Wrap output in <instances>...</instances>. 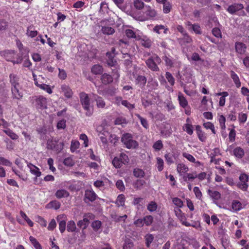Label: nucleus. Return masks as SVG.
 <instances>
[{
	"label": "nucleus",
	"instance_id": "7c9ffc66",
	"mask_svg": "<svg viewBox=\"0 0 249 249\" xmlns=\"http://www.w3.org/2000/svg\"><path fill=\"white\" fill-rule=\"evenodd\" d=\"M147 66L152 70L157 71L159 68L153 59L149 58L146 62Z\"/></svg>",
	"mask_w": 249,
	"mask_h": 249
},
{
	"label": "nucleus",
	"instance_id": "423d86ee",
	"mask_svg": "<svg viewBox=\"0 0 249 249\" xmlns=\"http://www.w3.org/2000/svg\"><path fill=\"white\" fill-rule=\"evenodd\" d=\"M22 160L21 159H17L15 160V163L18 166V167L20 168L21 171L16 170L15 169L13 168V171L18 176L19 178H21L23 180H26L28 179V175L25 173L23 172V163L22 162Z\"/></svg>",
	"mask_w": 249,
	"mask_h": 249
},
{
	"label": "nucleus",
	"instance_id": "473e14b6",
	"mask_svg": "<svg viewBox=\"0 0 249 249\" xmlns=\"http://www.w3.org/2000/svg\"><path fill=\"white\" fill-rule=\"evenodd\" d=\"M101 80L103 84H108L112 82L113 78L110 75L107 73H104L102 75Z\"/></svg>",
	"mask_w": 249,
	"mask_h": 249
},
{
	"label": "nucleus",
	"instance_id": "ddd939ff",
	"mask_svg": "<svg viewBox=\"0 0 249 249\" xmlns=\"http://www.w3.org/2000/svg\"><path fill=\"white\" fill-rule=\"evenodd\" d=\"M27 165L28 168L29 169L30 173L32 175H34L36 178L39 177L41 176V173L37 167L28 162H27Z\"/></svg>",
	"mask_w": 249,
	"mask_h": 249
},
{
	"label": "nucleus",
	"instance_id": "6ab92c4d",
	"mask_svg": "<svg viewBox=\"0 0 249 249\" xmlns=\"http://www.w3.org/2000/svg\"><path fill=\"white\" fill-rule=\"evenodd\" d=\"M182 156L186 158L189 161L196 163L197 166H200L201 165L200 161L196 160L194 157L188 153L183 152L182 153Z\"/></svg>",
	"mask_w": 249,
	"mask_h": 249
},
{
	"label": "nucleus",
	"instance_id": "4be33fe9",
	"mask_svg": "<svg viewBox=\"0 0 249 249\" xmlns=\"http://www.w3.org/2000/svg\"><path fill=\"white\" fill-rule=\"evenodd\" d=\"M26 34L28 36L33 38L37 35L38 32L35 30L33 25H30L27 27Z\"/></svg>",
	"mask_w": 249,
	"mask_h": 249
},
{
	"label": "nucleus",
	"instance_id": "39448f33",
	"mask_svg": "<svg viewBox=\"0 0 249 249\" xmlns=\"http://www.w3.org/2000/svg\"><path fill=\"white\" fill-rule=\"evenodd\" d=\"M129 161L128 157L124 153L120 154L119 157H115L112 161L113 165L116 168H121L123 164H127Z\"/></svg>",
	"mask_w": 249,
	"mask_h": 249
},
{
	"label": "nucleus",
	"instance_id": "37998d69",
	"mask_svg": "<svg viewBox=\"0 0 249 249\" xmlns=\"http://www.w3.org/2000/svg\"><path fill=\"white\" fill-rule=\"evenodd\" d=\"M107 56L108 58V59L107 60V65L110 66H114L116 63V61L113 59V57L112 56L111 53H107Z\"/></svg>",
	"mask_w": 249,
	"mask_h": 249
},
{
	"label": "nucleus",
	"instance_id": "052dcab7",
	"mask_svg": "<svg viewBox=\"0 0 249 249\" xmlns=\"http://www.w3.org/2000/svg\"><path fill=\"white\" fill-rule=\"evenodd\" d=\"M153 147L156 151H159L163 147V144L161 141L159 140L156 142L154 143Z\"/></svg>",
	"mask_w": 249,
	"mask_h": 249
},
{
	"label": "nucleus",
	"instance_id": "58836bf2",
	"mask_svg": "<svg viewBox=\"0 0 249 249\" xmlns=\"http://www.w3.org/2000/svg\"><path fill=\"white\" fill-rule=\"evenodd\" d=\"M63 163L65 166L71 167L74 165L75 161L71 157H69L64 160Z\"/></svg>",
	"mask_w": 249,
	"mask_h": 249
},
{
	"label": "nucleus",
	"instance_id": "f257e3e1",
	"mask_svg": "<svg viewBox=\"0 0 249 249\" xmlns=\"http://www.w3.org/2000/svg\"><path fill=\"white\" fill-rule=\"evenodd\" d=\"M10 81L12 85L11 91L13 98L20 100L23 96L22 89L18 83V77L15 74H10Z\"/></svg>",
	"mask_w": 249,
	"mask_h": 249
},
{
	"label": "nucleus",
	"instance_id": "4d7b16f0",
	"mask_svg": "<svg viewBox=\"0 0 249 249\" xmlns=\"http://www.w3.org/2000/svg\"><path fill=\"white\" fill-rule=\"evenodd\" d=\"M134 175L137 178H142L144 175V172L140 169L136 168L134 170Z\"/></svg>",
	"mask_w": 249,
	"mask_h": 249
},
{
	"label": "nucleus",
	"instance_id": "8fccbe9b",
	"mask_svg": "<svg viewBox=\"0 0 249 249\" xmlns=\"http://www.w3.org/2000/svg\"><path fill=\"white\" fill-rule=\"evenodd\" d=\"M218 121H219L221 128L223 130H224L226 128V125H225L226 118H225V117L222 115H220L218 118Z\"/></svg>",
	"mask_w": 249,
	"mask_h": 249
},
{
	"label": "nucleus",
	"instance_id": "412c9836",
	"mask_svg": "<svg viewBox=\"0 0 249 249\" xmlns=\"http://www.w3.org/2000/svg\"><path fill=\"white\" fill-rule=\"evenodd\" d=\"M208 195L215 202L218 200L221 197V194L216 191H213L210 189L207 191Z\"/></svg>",
	"mask_w": 249,
	"mask_h": 249
},
{
	"label": "nucleus",
	"instance_id": "79ce46f5",
	"mask_svg": "<svg viewBox=\"0 0 249 249\" xmlns=\"http://www.w3.org/2000/svg\"><path fill=\"white\" fill-rule=\"evenodd\" d=\"M172 9V4L170 2H165L163 3V11L165 14L169 13Z\"/></svg>",
	"mask_w": 249,
	"mask_h": 249
},
{
	"label": "nucleus",
	"instance_id": "cd10ccee",
	"mask_svg": "<svg viewBox=\"0 0 249 249\" xmlns=\"http://www.w3.org/2000/svg\"><path fill=\"white\" fill-rule=\"evenodd\" d=\"M89 224V220L87 217L84 216L82 220H79L77 222V225L80 228L83 229V230L86 229Z\"/></svg>",
	"mask_w": 249,
	"mask_h": 249
},
{
	"label": "nucleus",
	"instance_id": "5fc2aeb1",
	"mask_svg": "<svg viewBox=\"0 0 249 249\" xmlns=\"http://www.w3.org/2000/svg\"><path fill=\"white\" fill-rule=\"evenodd\" d=\"M144 224L150 226L153 221V217L151 215H146L143 218Z\"/></svg>",
	"mask_w": 249,
	"mask_h": 249
},
{
	"label": "nucleus",
	"instance_id": "de8ad7c7",
	"mask_svg": "<svg viewBox=\"0 0 249 249\" xmlns=\"http://www.w3.org/2000/svg\"><path fill=\"white\" fill-rule=\"evenodd\" d=\"M102 226V223L99 220L93 221L91 224V227L94 231H98L100 229Z\"/></svg>",
	"mask_w": 249,
	"mask_h": 249
},
{
	"label": "nucleus",
	"instance_id": "f8f14e48",
	"mask_svg": "<svg viewBox=\"0 0 249 249\" xmlns=\"http://www.w3.org/2000/svg\"><path fill=\"white\" fill-rule=\"evenodd\" d=\"M97 197V195L92 190H87L85 191L84 200L87 202V200L92 202L94 201Z\"/></svg>",
	"mask_w": 249,
	"mask_h": 249
},
{
	"label": "nucleus",
	"instance_id": "774afa93",
	"mask_svg": "<svg viewBox=\"0 0 249 249\" xmlns=\"http://www.w3.org/2000/svg\"><path fill=\"white\" fill-rule=\"evenodd\" d=\"M212 33L216 37L221 38L222 37L221 32L220 29L217 28H214L212 30Z\"/></svg>",
	"mask_w": 249,
	"mask_h": 249
},
{
	"label": "nucleus",
	"instance_id": "20e7f679",
	"mask_svg": "<svg viewBox=\"0 0 249 249\" xmlns=\"http://www.w3.org/2000/svg\"><path fill=\"white\" fill-rule=\"evenodd\" d=\"M1 56H3L6 60L11 61L14 63H19L22 59L17 54L15 51L6 50L0 53Z\"/></svg>",
	"mask_w": 249,
	"mask_h": 249
},
{
	"label": "nucleus",
	"instance_id": "0eeeda50",
	"mask_svg": "<svg viewBox=\"0 0 249 249\" xmlns=\"http://www.w3.org/2000/svg\"><path fill=\"white\" fill-rule=\"evenodd\" d=\"M63 142L57 143L56 140H49L47 142V147L51 149L55 150L57 152L60 151L63 148Z\"/></svg>",
	"mask_w": 249,
	"mask_h": 249
},
{
	"label": "nucleus",
	"instance_id": "603ef678",
	"mask_svg": "<svg viewBox=\"0 0 249 249\" xmlns=\"http://www.w3.org/2000/svg\"><path fill=\"white\" fill-rule=\"evenodd\" d=\"M147 208L150 212H154L157 209V204L155 202L151 201L148 204Z\"/></svg>",
	"mask_w": 249,
	"mask_h": 249
},
{
	"label": "nucleus",
	"instance_id": "a878e982",
	"mask_svg": "<svg viewBox=\"0 0 249 249\" xmlns=\"http://www.w3.org/2000/svg\"><path fill=\"white\" fill-rule=\"evenodd\" d=\"M178 100L179 105L181 107L185 108L188 106V102L182 93L181 92H179L178 94Z\"/></svg>",
	"mask_w": 249,
	"mask_h": 249
},
{
	"label": "nucleus",
	"instance_id": "a211bd4d",
	"mask_svg": "<svg viewBox=\"0 0 249 249\" xmlns=\"http://www.w3.org/2000/svg\"><path fill=\"white\" fill-rule=\"evenodd\" d=\"M62 92L63 93L65 96L67 98H70L73 95L72 90L67 85H64L61 86Z\"/></svg>",
	"mask_w": 249,
	"mask_h": 249
},
{
	"label": "nucleus",
	"instance_id": "a18cd8bd",
	"mask_svg": "<svg viewBox=\"0 0 249 249\" xmlns=\"http://www.w3.org/2000/svg\"><path fill=\"white\" fill-rule=\"evenodd\" d=\"M3 131L13 140H17L18 138V136L16 133L9 129L4 130Z\"/></svg>",
	"mask_w": 249,
	"mask_h": 249
},
{
	"label": "nucleus",
	"instance_id": "393cba45",
	"mask_svg": "<svg viewBox=\"0 0 249 249\" xmlns=\"http://www.w3.org/2000/svg\"><path fill=\"white\" fill-rule=\"evenodd\" d=\"M231 208L234 212H237L241 210L243 208V204L242 203L237 200H234L231 203Z\"/></svg>",
	"mask_w": 249,
	"mask_h": 249
},
{
	"label": "nucleus",
	"instance_id": "4468645a",
	"mask_svg": "<svg viewBox=\"0 0 249 249\" xmlns=\"http://www.w3.org/2000/svg\"><path fill=\"white\" fill-rule=\"evenodd\" d=\"M34 81L35 85L39 88L40 89L46 91L49 94H51L53 92L52 88L48 85L45 84H39L36 81L35 76L34 75Z\"/></svg>",
	"mask_w": 249,
	"mask_h": 249
},
{
	"label": "nucleus",
	"instance_id": "f704fd0d",
	"mask_svg": "<svg viewBox=\"0 0 249 249\" xmlns=\"http://www.w3.org/2000/svg\"><path fill=\"white\" fill-rule=\"evenodd\" d=\"M234 155L238 158H242L244 155V151L243 149L241 147H236L233 150Z\"/></svg>",
	"mask_w": 249,
	"mask_h": 249
},
{
	"label": "nucleus",
	"instance_id": "c756f323",
	"mask_svg": "<svg viewBox=\"0 0 249 249\" xmlns=\"http://www.w3.org/2000/svg\"><path fill=\"white\" fill-rule=\"evenodd\" d=\"M91 72L95 75L100 74L103 71V68L100 65H94L91 69Z\"/></svg>",
	"mask_w": 249,
	"mask_h": 249
},
{
	"label": "nucleus",
	"instance_id": "f3484780",
	"mask_svg": "<svg viewBox=\"0 0 249 249\" xmlns=\"http://www.w3.org/2000/svg\"><path fill=\"white\" fill-rule=\"evenodd\" d=\"M177 170L180 176H183L188 172L189 168L184 163H179L177 165Z\"/></svg>",
	"mask_w": 249,
	"mask_h": 249
},
{
	"label": "nucleus",
	"instance_id": "5701e85b",
	"mask_svg": "<svg viewBox=\"0 0 249 249\" xmlns=\"http://www.w3.org/2000/svg\"><path fill=\"white\" fill-rule=\"evenodd\" d=\"M197 178V174L196 172H192L190 173H186L183 176V179L185 182L193 181L195 178Z\"/></svg>",
	"mask_w": 249,
	"mask_h": 249
},
{
	"label": "nucleus",
	"instance_id": "7ed1b4c3",
	"mask_svg": "<svg viewBox=\"0 0 249 249\" xmlns=\"http://www.w3.org/2000/svg\"><path fill=\"white\" fill-rule=\"evenodd\" d=\"M121 141L127 149H135L138 147V142L133 139L132 136L130 133H125L123 135Z\"/></svg>",
	"mask_w": 249,
	"mask_h": 249
},
{
	"label": "nucleus",
	"instance_id": "6e6552de",
	"mask_svg": "<svg viewBox=\"0 0 249 249\" xmlns=\"http://www.w3.org/2000/svg\"><path fill=\"white\" fill-rule=\"evenodd\" d=\"M145 7L146 9L145 14L147 18L139 17L136 18V19L140 21H144L148 18H155L157 16V12L154 9L152 8L150 6H146Z\"/></svg>",
	"mask_w": 249,
	"mask_h": 249
},
{
	"label": "nucleus",
	"instance_id": "2eb2a0df",
	"mask_svg": "<svg viewBox=\"0 0 249 249\" xmlns=\"http://www.w3.org/2000/svg\"><path fill=\"white\" fill-rule=\"evenodd\" d=\"M69 192L65 189H61L57 190L55 193V196L58 199L63 198H67L70 196Z\"/></svg>",
	"mask_w": 249,
	"mask_h": 249
},
{
	"label": "nucleus",
	"instance_id": "864d4df0",
	"mask_svg": "<svg viewBox=\"0 0 249 249\" xmlns=\"http://www.w3.org/2000/svg\"><path fill=\"white\" fill-rule=\"evenodd\" d=\"M163 160L160 158H157V165L158 171H161L163 169Z\"/></svg>",
	"mask_w": 249,
	"mask_h": 249
},
{
	"label": "nucleus",
	"instance_id": "3c124183",
	"mask_svg": "<svg viewBox=\"0 0 249 249\" xmlns=\"http://www.w3.org/2000/svg\"><path fill=\"white\" fill-rule=\"evenodd\" d=\"M230 131L229 134V138L231 142H234L235 140L236 132L234 129V127L232 129H230Z\"/></svg>",
	"mask_w": 249,
	"mask_h": 249
},
{
	"label": "nucleus",
	"instance_id": "1a4fd4ad",
	"mask_svg": "<svg viewBox=\"0 0 249 249\" xmlns=\"http://www.w3.org/2000/svg\"><path fill=\"white\" fill-rule=\"evenodd\" d=\"M175 213L176 215L178 217V218L181 222L182 224L185 226L188 227L192 226L190 223L187 222L186 221V217L184 214L182 212V211L179 209H177L175 210Z\"/></svg>",
	"mask_w": 249,
	"mask_h": 249
},
{
	"label": "nucleus",
	"instance_id": "6e6d98bb",
	"mask_svg": "<svg viewBox=\"0 0 249 249\" xmlns=\"http://www.w3.org/2000/svg\"><path fill=\"white\" fill-rule=\"evenodd\" d=\"M126 119L123 117H119L116 119L114 121V124L116 125L124 124H126Z\"/></svg>",
	"mask_w": 249,
	"mask_h": 249
},
{
	"label": "nucleus",
	"instance_id": "4c0bfd02",
	"mask_svg": "<svg viewBox=\"0 0 249 249\" xmlns=\"http://www.w3.org/2000/svg\"><path fill=\"white\" fill-rule=\"evenodd\" d=\"M60 207V203L57 201H52L49 203L47 206L46 208L49 209H58Z\"/></svg>",
	"mask_w": 249,
	"mask_h": 249
},
{
	"label": "nucleus",
	"instance_id": "680f3d73",
	"mask_svg": "<svg viewBox=\"0 0 249 249\" xmlns=\"http://www.w3.org/2000/svg\"><path fill=\"white\" fill-rule=\"evenodd\" d=\"M125 35L129 38H136L135 33L131 29H126L125 30Z\"/></svg>",
	"mask_w": 249,
	"mask_h": 249
},
{
	"label": "nucleus",
	"instance_id": "ea45409f",
	"mask_svg": "<svg viewBox=\"0 0 249 249\" xmlns=\"http://www.w3.org/2000/svg\"><path fill=\"white\" fill-rule=\"evenodd\" d=\"M196 130L199 140L202 142L205 141L206 137L204 133L201 130V127L199 125L196 126Z\"/></svg>",
	"mask_w": 249,
	"mask_h": 249
},
{
	"label": "nucleus",
	"instance_id": "49530a36",
	"mask_svg": "<svg viewBox=\"0 0 249 249\" xmlns=\"http://www.w3.org/2000/svg\"><path fill=\"white\" fill-rule=\"evenodd\" d=\"M172 202L174 203V204L178 208H181L183 206V201L178 197L173 198Z\"/></svg>",
	"mask_w": 249,
	"mask_h": 249
},
{
	"label": "nucleus",
	"instance_id": "aec40b11",
	"mask_svg": "<svg viewBox=\"0 0 249 249\" xmlns=\"http://www.w3.org/2000/svg\"><path fill=\"white\" fill-rule=\"evenodd\" d=\"M186 123L183 126V129L186 131L189 135H192L193 133V127L190 124L189 118L186 119Z\"/></svg>",
	"mask_w": 249,
	"mask_h": 249
},
{
	"label": "nucleus",
	"instance_id": "c85d7f7f",
	"mask_svg": "<svg viewBox=\"0 0 249 249\" xmlns=\"http://www.w3.org/2000/svg\"><path fill=\"white\" fill-rule=\"evenodd\" d=\"M182 38H179L178 39V41L181 44L190 43L192 42L193 40L192 38L188 35L186 33V34L182 35Z\"/></svg>",
	"mask_w": 249,
	"mask_h": 249
},
{
	"label": "nucleus",
	"instance_id": "c03bdc74",
	"mask_svg": "<svg viewBox=\"0 0 249 249\" xmlns=\"http://www.w3.org/2000/svg\"><path fill=\"white\" fill-rule=\"evenodd\" d=\"M145 240V243L146 246L147 247H149L151 243L153 242L154 240V236L153 234L150 233H148L145 235L144 237Z\"/></svg>",
	"mask_w": 249,
	"mask_h": 249
},
{
	"label": "nucleus",
	"instance_id": "09e8293b",
	"mask_svg": "<svg viewBox=\"0 0 249 249\" xmlns=\"http://www.w3.org/2000/svg\"><path fill=\"white\" fill-rule=\"evenodd\" d=\"M80 143L77 140H72L71 145V150L72 152H74L79 147Z\"/></svg>",
	"mask_w": 249,
	"mask_h": 249
},
{
	"label": "nucleus",
	"instance_id": "dca6fc26",
	"mask_svg": "<svg viewBox=\"0 0 249 249\" xmlns=\"http://www.w3.org/2000/svg\"><path fill=\"white\" fill-rule=\"evenodd\" d=\"M243 5L240 3H234L229 6L227 11L231 14H234L236 12L242 9Z\"/></svg>",
	"mask_w": 249,
	"mask_h": 249
},
{
	"label": "nucleus",
	"instance_id": "13d9d810",
	"mask_svg": "<svg viewBox=\"0 0 249 249\" xmlns=\"http://www.w3.org/2000/svg\"><path fill=\"white\" fill-rule=\"evenodd\" d=\"M166 78L171 85L173 86L175 84V78L169 72H166L165 74Z\"/></svg>",
	"mask_w": 249,
	"mask_h": 249
},
{
	"label": "nucleus",
	"instance_id": "2f4dec72",
	"mask_svg": "<svg viewBox=\"0 0 249 249\" xmlns=\"http://www.w3.org/2000/svg\"><path fill=\"white\" fill-rule=\"evenodd\" d=\"M125 198L124 195H119L115 201V204L117 207L124 206L125 204Z\"/></svg>",
	"mask_w": 249,
	"mask_h": 249
},
{
	"label": "nucleus",
	"instance_id": "69168bd1",
	"mask_svg": "<svg viewBox=\"0 0 249 249\" xmlns=\"http://www.w3.org/2000/svg\"><path fill=\"white\" fill-rule=\"evenodd\" d=\"M117 188L121 191H123L125 189V187L123 181L122 180H118L116 183Z\"/></svg>",
	"mask_w": 249,
	"mask_h": 249
},
{
	"label": "nucleus",
	"instance_id": "bf43d9fd",
	"mask_svg": "<svg viewBox=\"0 0 249 249\" xmlns=\"http://www.w3.org/2000/svg\"><path fill=\"white\" fill-rule=\"evenodd\" d=\"M203 126L205 128L208 129H211L213 133L215 134L216 132L215 130L214 125L211 122H207L203 124Z\"/></svg>",
	"mask_w": 249,
	"mask_h": 249
},
{
	"label": "nucleus",
	"instance_id": "e433bc0d",
	"mask_svg": "<svg viewBox=\"0 0 249 249\" xmlns=\"http://www.w3.org/2000/svg\"><path fill=\"white\" fill-rule=\"evenodd\" d=\"M67 230L69 232H74L76 230V226L73 220H70L68 222Z\"/></svg>",
	"mask_w": 249,
	"mask_h": 249
},
{
	"label": "nucleus",
	"instance_id": "c9c22d12",
	"mask_svg": "<svg viewBox=\"0 0 249 249\" xmlns=\"http://www.w3.org/2000/svg\"><path fill=\"white\" fill-rule=\"evenodd\" d=\"M29 240L35 249H42L41 245L35 237L30 236Z\"/></svg>",
	"mask_w": 249,
	"mask_h": 249
},
{
	"label": "nucleus",
	"instance_id": "72a5a7b5",
	"mask_svg": "<svg viewBox=\"0 0 249 249\" xmlns=\"http://www.w3.org/2000/svg\"><path fill=\"white\" fill-rule=\"evenodd\" d=\"M231 76L236 87L239 88L241 86V82L238 76L233 71H231Z\"/></svg>",
	"mask_w": 249,
	"mask_h": 249
},
{
	"label": "nucleus",
	"instance_id": "9d476101",
	"mask_svg": "<svg viewBox=\"0 0 249 249\" xmlns=\"http://www.w3.org/2000/svg\"><path fill=\"white\" fill-rule=\"evenodd\" d=\"M36 104L38 108L45 109L47 107V99L42 96H39L36 99Z\"/></svg>",
	"mask_w": 249,
	"mask_h": 249
},
{
	"label": "nucleus",
	"instance_id": "b1692460",
	"mask_svg": "<svg viewBox=\"0 0 249 249\" xmlns=\"http://www.w3.org/2000/svg\"><path fill=\"white\" fill-rule=\"evenodd\" d=\"M94 98L96 102V106L98 108H104L105 107V101L102 97L97 95H94Z\"/></svg>",
	"mask_w": 249,
	"mask_h": 249
},
{
	"label": "nucleus",
	"instance_id": "e2e57ef3",
	"mask_svg": "<svg viewBox=\"0 0 249 249\" xmlns=\"http://www.w3.org/2000/svg\"><path fill=\"white\" fill-rule=\"evenodd\" d=\"M193 191L195 194V196L198 199H201L202 197V194L198 187H195L193 189Z\"/></svg>",
	"mask_w": 249,
	"mask_h": 249
},
{
	"label": "nucleus",
	"instance_id": "f03ea898",
	"mask_svg": "<svg viewBox=\"0 0 249 249\" xmlns=\"http://www.w3.org/2000/svg\"><path fill=\"white\" fill-rule=\"evenodd\" d=\"M80 97L83 107L86 111V115L87 116H91L93 112V107L90 105L89 99L88 94L85 93H81Z\"/></svg>",
	"mask_w": 249,
	"mask_h": 249
},
{
	"label": "nucleus",
	"instance_id": "338daca9",
	"mask_svg": "<svg viewBox=\"0 0 249 249\" xmlns=\"http://www.w3.org/2000/svg\"><path fill=\"white\" fill-rule=\"evenodd\" d=\"M192 29L196 34H201V31L200 26L198 24H194Z\"/></svg>",
	"mask_w": 249,
	"mask_h": 249
},
{
	"label": "nucleus",
	"instance_id": "0e129e2a",
	"mask_svg": "<svg viewBox=\"0 0 249 249\" xmlns=\"http://www.w3.org/2000/svg\"><path fill=\"white\" fill-rule=\"evenodd\" d=\"M136 116L139 118L140 120L142 125L145 128H147L148 127V124L146 119L143 118L141 117L139 114H136Z\"/></svg>",
	"mask_w": 249,
	"mask_h": 249
},
{
	"label": "nucleus",
	"instance_id": "bb28decb",
	"mask_svg": "<svg viewBox=\"0 0 249 249\" xmlns=\"http://www.w3.org/2000/svg\"><path fill=\"white\" fill-rule=\"evenodd\" d=\"M101 30L103 34L106 35H111L115 33V29L108 26H102Z\"/></svg>",
	"mask_w": 249,
	"mask_h": 249
},
{
	"label": "nucleus",
	"instance_id": "9b49d317",
	"mask_svg": "<svg viewBox=\"0 0 249 249\" xmlns=\"http://www.w3.org/2000/svg\"><path fill=\"white\" fill-rule=\"evenodd\" d=\"M235 49L236 53L239 54H244L246 52L247 46L242 42H236L235 43Z\"/></svg>",
	"mask_w": 249,
	"mask_h": 249
},
{
	"label": "nucleus",
	"instance_id": "a19ab883",
	"mask_svg": "<svg viewBox=\"0 0 249 249\" xmlns=\"http://www.w3.org/2000/svg\"><path fill=\"white\" fill-rule=\"evenodd\" d=\"M133 5L134 7L138 10H142L144 7V3L141 0H135Z\"/></svg>",
	"mask_w": 249,
	"mask_h": 249
}]
</instances>
